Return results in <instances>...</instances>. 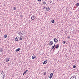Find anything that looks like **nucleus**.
I'll return each mask as SVG.
<instances>
[{
    "label": "nucleus",
    "mask_w": 79,
    "mask_h": 79,
    "mask_svg": "<svg viewBox=\"0 0 79 79\" xmlns=\"http://www.w3.org/2000/svg\"><path fill=\"white\" fill-rule=\"evenodd\" d=\"M10 57H7L6 58V62H8V61H10Z\"/></svg>",
    "instance_id": "f257e3e1"
},
{
    "label": "nucleus",
    "mask_w": 79,
    "mask_h": 79,
    "mask_svg": "<svg viewBox=\"0 0 79 79\" xmlns=\"http://www.w3.org/2000/svg\"><path fill=\"white\" fill-rule=\"evenodd\" d=\"M76 77L75 76H72L70 78V79H76Z\"/></svg>",
    "instance_id": "f03ea898"
},
{
    "label": "nucleus",
    "mask_w": 79,
    "mask_h": 79,
    "mask_svg": "<svg viewBox=\"0 0 79 79\" xmlns=\"http://www.w3.org/2000/svg\"><path fill=\"white\" fill-rule=\"evenodd\" d=\"M35 19V16L34 15H33L31 16V19L32 20H34V19Z\"/></svg>",
    "instance_id": "7ed1b4c3"
},
{
    "label": "nucleus",
    "mask_w": 79,
    "mask_h": 79,
    "mask_svg": "<svg viewBox=\"0 0 79 79\" xmlns=\"http://www.w3.org/2000/svg\"><path fill=\"white\" fill-rule=\"evenodd\" d=\"M53 73H51L50 75V77H49L50 79H52V77H53Z\"/></svg>",
    "instance_id": "20e7f679"
},
{
    "label": "nucleus",
    "mask_w": 79,
    "mask_h": 79,
    "mask_svg": "<svg viewBox=\"0 0 79 79\" xmlns=\"http://www.w3.org/2000/svg\"><path fill=\"white\" fill-rule=\"evenodd\" d=\"M42 2H43L44 5H45L46 4V0H45H45L42 1Z\"/></svg>",
    "instance_id": "39448f33"
},
{
    "label": "nucleus",
    "mask_w": 79,
    "mask_h": 79,
    "mask_svg": "<svg viewBox=\"0 0 79 79\" xmlns=\"http://www.w3.org/2000/svg\"><path fill=\"white\" fill-rule=\"evenodd\" d=\"M54 40L55 42L56 43V42H58V40H57V39H56V38L54 39Z\"/></svg>",
    "instance_id": "423d86ee"
},
{
    "label": "nucleus",
    "mask_w": 79,
    "mask_h": 79,
    "mask_svg": "<svg viewBox=\"0 0 79 79\" xmlns=\"http://www.w3.org/2000/svg\"><path fill=\"white\" fill-rule=\"evenodd\" d=\"M59 48V45H58V44H56L55 46V48H56H56Z\"/></svg>",
    "instance_id": "0eeeda50"
},
{
    "label": "nucleus",
    "mask_w": 79,
    "mask_h": 79,
    "mask_svg": "<svg viewBox=\"0 0 79 79\" xmlns=\"http://www.w3.org/2000/svg\"><path fill=\"white\" fill-rule=\"evenodd\" d=\"M48 61V60H46L45 61H44L43 62V64H47V62Z\"/></svg>",
    "instance_id": "6e6552de"
},
{
    "label": "nucleus",
    "mask_w": 79,
    "mask_h": 79,
    "mask_svg": "<svg viewBox=\"0 0 79 79\" xmlns=\"http://www.w3.org/2000/svg\"><path fill=\"white\" fill-rule=\"evenodd\" d=\"M20 50V48H18V49H17L15 51V52H19V50Z\"/></svg>",
    "instance_id": "1a4fd4ad"
},
{
    "label": "nucleus",
    "mask_w": 79,
    "mask_h": 79,
    "mask_svg": "<svg viewBox=\"0 0 79 79\" xmlns=\"http://www.w3.org/2000/svg\"><path fill=\"white\" fill-rule=\"evenodd\" d=\"M27 71H28V70H26V71H25L24 73H23V75H24L25 74H26V73L27 72Z\"/></svg>",
    "instance_id": "9d476101"
},
{
    "label": "nucleus",
    "mask_w": 79,
    "mask_h": 79,
    "mask_svg": "<svg viewBox=\"0 0 79 79\" xmlns=\"http://www.w3.org/2000/svg\"><path fill=\"white\" fill-rule=\"evenodd\" d=\"M46 10L48 11H50V8H49V7H47Z\"/></svg>",
    "instance_id": "9b49d317"
},
{
    "label": "nucleus",
    "mask_w": 79,
    "mask_h": 79,
    "mask_svg": "<svg viewBox=\"0 0 79 79\" xmlns=\"http://www.w3.org/2000/svg\"><path fill=\"white\" fill-rule=\"evenodd\" d=\"M36 58V56H35V55L33 56L32 57V59H34V58Z\"/></svg>",
    "instance_id": "f8f14e48"
},
{
    "label": "nucleus",
    "mask_w": 79,
    "mask_h": 79,
    "mask_svg": "<svg viewBox=\"0 0 79 79\" xmlns=\"http://www.w3.org/2000/svg\"><path fill=\"white\" fill-rule=\"evenodd\" d=\"M53 44V41H50L49 43V45H52Z\"/></svg>",
    "instance_id": "ddd939ff"
},
{
    "label": "nucleus",
    "mask_w": 79,
    "mask_h": 79,
    "mask_svg": "<svg viewBox=\"0 0 79 79\" xmlns=\"http://www.w3.org/2000/svg\"><path fill=\"white\" fill-rule=\"evenodd\" d=\"M15 41H18V37H16L15 38Z\"/></svg>",
    "instance_id": "4468645a"
},
{
    "label": "nucleus",
    "mask_w": 79,
    "mask_h": 79,
    "mask_svg": "<svg viewBox=\"0 0 79 79\" xmlns=\"http://www.w3.org/2000/svg\"><path fill=\"white\" fill-rule=\"evenodd\" d=\"M0 51H1V52H3V48H1L0 49Z\"/></svg>",
    "instance_id": "2eb2a0df"
},
{
    "label": "nucleus",
    "mask_w": 79,
    "mask_h": 79,
    "mask_svg": "<svg viewBox=\"0 0 79 79\" xmlns=\"http://www.w3.org/2000/svg\"><path fill=\"white\" fill-rule=\"evenodd\" d=\"M51 23H55V20H52Z\"/></svg>",
    "instance_id": "dca6fc26"
},
{
    "label": "nucleus",
    "mask_w": 79,
    "mask_h": 79,
    "mask_svg": "<svg viewBox=\"0 0 79 79\" xmlns=\"http://www.w3.org/2000/svg\"><path fill=\"white\" fill-rule=\"evenodd\" d=\"M18 38L19 40H22V39L20 37H19Z\"/></svg>",
    "instance_id": "f3484780"
},
{
    "label": "nucleus",
    "mask_w": 79,
    "mask_h": 79,
    "mask_svg": "<svg viewBox=\"0 0 79 79\" xmlns=\"http://www.w3.org/2000/svg\"><path fill=\"white\" fill-rule=\"evenodd\" d=\"M76 65H74L73 66V68H76Z\"/></svg>",
    "instance_id": "a211bd4d"
},
{
    "label": "nucleus",
    "mask_w": 79,
    "mask_h": 79,
    "mask_svg": "<svg viewBox=\"0 0 79 79\" xmlns=\"http://www.w3.org/2000/svg\"><path fill=\"white\" fill-rule=\"evenodd\" d=\"M7 37V35H4V38H6Z\"/></svg>",
    "instance_id": "6ab92c4d"
},
{
    "label": "nucleus",
    "mask_w": 79,
    "mask_h": 79,
    "mask_svg": "<svg viewBox=\"0 0 79 79\" xmlns=\"http://www.w3.org/2000/svg\"><path fill=\"white\" fill-rule=\"evenodd\" d=\"M55 44H54V45L52 46V48H55Z\"/></svg>",
    "instance_id": "aec40b11"
},
{
    "label": "nucleus",
    "mask_w": 79,
    "mask_h": 79,
    "mask_svg": "<svg viewBox=\"0 0 79 79\" xmlns=\"http://www.w3.org/2000/svg\"><path fill=\"white\" fill-rule=\"evenodd\" d=\"M76 6H79V3H77L76 4Z\"/></svg>",
    "instance_id": "412c9836"
},
{
    "label": "nucleus",
    "mask_w": 79,
    "mask_h": 79,
    "mask_svg": "<svg viewBox=\"0 0 79 79\" xmlns=\"http://www.w3.org/2000/svg\"><path fill=\"white\" fill-rule=\"evenodd\" d=\"M65 43H66V41H63V43L64 44H65Z\"/></svg>",
    "instance_id": "4be33fe9"
},
{
    "label": "nucleus",
    "mask_w": 79,
    "mask_h": 79,
    "mask_svg": "<svg viewBox=\"0 0 79 79\" xmlns=\"http://www.w3.org/2000/svg\"><path fill=\"white\" fill-rule=\"evenodd\" d=\"M44 75H46L47 74V73L45 72L43 74Z\"/></svg>",
    "instance_id": "5701e85b"
},
{
    "label": "nucleus",
    "mask_w": 79,
    "mask_h": 79,
    "mask_svg": "<svg viewBox=\"0 0 79 79\" xmlns=\"http://www.w3.org/2000/svg\"><path fill=\"white\" fill-rule=\"evenodd\" d=\"M16 7H14L13 10H16Z\"/></svg>",
    "instance_id": "b1692460"
},
{
    "label": "nucleus",
    "mask_w": 79,
    "mask_h": 79,
    "mask_svg": "<svg viewBox=\"0 0 79 79\" xmlns=\"http://www.w3.org/2000/svg\"><path fill=\"white\" fill-rule=\"evenodd\" d=\"M70 36H68V39H70Z\"/></svg>",
    "instance_id": "393cba45"
},
{
    "label": "nucleus",
    "mask_w": 79,
    "mask_h": 79,
    "mask_svg": "<svg viewBox=\"0 0 79 79\" xmlns=\"http://www.w3.org/2000/svg\"><path fill=\"white\" fill-rule=\"evenodd\" d=\"M19 34H22V33H21V31H20L19 32Z\"/></svg>",
    "instance_id": "a878e982"
},
{
    "label": "nucleus",
    "mask_w": 79,
    "mask_h": 79,
    "mask_svg": "<svg viewBox=\"0 0 79 79\" xmlns=\"http://www.w3.org/2000/svg\"><path fill=\"white\" fill-rule=\"evenodd\" d=\"M49 2H50V3H52V2L51 1V0H50L49 1Z\"/></svg>",
    "instance_id": "bb28decb"
},
{
    "label": "nucleus",
    "mask_w": 79,
    "mask_h": 79,
    "mask_svg": "<svg viewBox=\"0 0 79 79\" xmlns=\"http://www.w3.org/2000/svg\"><path fill=\"white\" fill-rule=\"evenodd\" d=\"M39 2H41V0H38Z\"/></svg>",
    "instance_id": "cd10ccee"
},
{
    "label": "nucleus",
    "mask_w": 79,
    "mask_h": 79,
    "mask_svg": "<svg viewBox=\"0 0 79 79\" xmlns=\"http://www.w3.org/2000/svg\"><path fill=\"white\" fill-rule=\"evenodd\" d=\"M53 48L52 47L51 48V50H53Z\"/></svg>",
    "instance_id": "c85d7f7f"
},
{
    "label": "nucleus",
    "mask_w": 79,
    "mask_h": 79,
    "mask_svg": "<svg viewBox=\"0 0 79 79\" xmlns=\"http://www.w3.org/2000/svg\"><path fill=\"white\" fill-rule=\"evenodd\" d=\"M22 33H24V31H22Z\"/></svg>",
    "instance_id": "c756f323"
},
{
    "label": "nucleus",
    "mask_w": 79,
    "mask_h": 79,
    "mask_svg": "<svg viewBox=\"0 0 79 79\" xmlns=\"http://www.w3.org/2000/svg\"><path fill=\"white\" fill-rule=\"evenodd\" d=\"M22 35H24V33H22Z\"/></svg>",
    "instance_id": "7c9ffc66"
},
{
    "label": "nucleus",
    "mask_w": 79,
    "mask_h": 79,
    "mask_svg": "<svg viewBox=\"0 0 79 79\" xmlns=\"http://www.w3.org/2000/svg\"><path fill=\"white\" fill-rule=\"evenodd\" d=\"M22 15L21 16H20V17H21V18H22Z\"/></svg>",
    "instance_id": "2f4dec72"
},
{
    "label": "nucleus",
    "mask_w": 79,
    "mask_h": 79,
    "mask_svg": "<svg viewBox=\"0 0 79 79\" xmlns=\"http://www.w3.org/2000/svg\"><path fill=\"white\" fill-rule=\"evenodd\" d=\"M44 8H45V6H44Z\"/></svg>",
    "instance_id": "473e14b6"
},
{
    "label": "nucleus",
    "mask_w": 79,
    "mask_h": 79,
    "mask_svg": "<svg viewBox=\"0 0 79 79\" xmlns=\"http://www.w3.org/2000/svg\"><path fill=\"white\" fill-rule=\"evenodd\" d=\"M12 64H13V63H12Z\"/></svg>",
    "instance_id": "72a5a7b5"
},
{
    "label": "nucleus",
    "mask_w": 79,
    "mask_h": 79,
    "mask_svg": "<svg viewBox=\"0 0 79 79\" xmlns=\"http://www.w3.org/2000/svg\"><path fill=\"white\" fill-rule=\"evenodd\" d=\"M54 49H55V48H54Z\"/></svg>",
    "instance_id": "f704fd0d"
},
{
    "label": "nucleus",
    "mask_w": 79,
    "mask_h": 79,
    "mask_svg": "<svg viewBox=\"0 0 79 79\" xmlns=\"http://www.w3.org/2000/svg\"><path fill=\"white\" fill-rule=\"evenodd\" d=\"M22 35L21 34V35Z\"/></svg>",
    "instance_id": "c9c22d12"
},
{
    "label": "nucleus",
    "mask_w": 79,
    "mask_h": 79,
    "mask_svg": "<svg viewBox=\"0 0 79 79\" xmlns=\"http://www.w3.org/2000/svg\"><path fill=\"white\" fill-rule=\"evenodd\" d=\"M0 55H1V54H0Z\"/></svg>",
    "instance_id": "e433bc0d"
},
{
    "label": "nucleus",
    "mask_w": 79,
    "mask_h": 79,
    "mask_svg": "<svg viewBox=\"0 0 79 79\" xmlns=\"http://www.w3.org/2000/svg\"><path fill=\"white\" fill-rule=\"evenodd\" d=\"M60 57H61V56H60Z\"/></svg>",
    "instance_id": "4c0bfd02"
},
{
    "label": "nucleus",
    "mask_w": 79,
    "mask_h": 79,
    "mask_svg": "<svg viewBox=\"0 0 79 79\" xmlns=\"http://www.w3.org/2000/svg\"><path fill=\"white\" fill-rule=\"evenodd\" d=\"M2 74V73H1V74Z\"/></svg>",
    "instance_id": "58836bf2"
}]
</instances>
